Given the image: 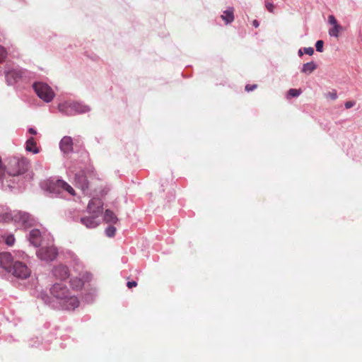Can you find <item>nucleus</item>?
<instances>
[{
	"label": "nucleus",
	"instance_id": "2",
	"mask_svg": "<svg viewBox=\"0 0 362 362\" xmlns=\"http://www.w3.org/2000/svg\"><path fill=\"white\" fill-rule=\"evenodd\" d=\"M29 165V160L24 157L8 156L4 160L5 175L11 177L23 175L28 171Z\"/></svg>",
	"mask_w": 362,
	"mask_h": 362
},
{
	"label": "nucleus",
	"instance_id": "32",
	"mask_svg": "<svg viewBox=\"0 0 362 362\" xmlns=\"http://www.w3.org/2000/svg\"><path fill=\"white\" fill-rule=\"evenodd\" d=\"M28 257V255L23 252H19L16 254V258L21 259L23 260L25 259Z\"/></svg>",
	"mask_w": 362,
	"mask_h": 362
},
{
	"label": "nucleus",
	"instance_id": "26",
	"mask_svg": "<svg viewBox=\"0 0 362 362\" xmlns=\"http://www.w3.org/2000/svg\"><path fill=\"white\" fill-rule=\"evenodd\" d=\"M5 242L6 243V245H8L9 246L13 245L15 243V238H14L13 235H6V237L5 238Z\"/></svg>",
	"mask_w": 362,
	"mask_h": 362
},
{
	"label": "nucleus",
	"instance_id": "11",
	"mask_svg": "<svg viewBox=\"0 0 362 362\" xmlns=\"http://www.w3.org/2000/svg\"><path fill=\"white\" fill-rule=\"evenodd\" d=\"M53 274L56 278L64 280L69 276V271L67 267L59 264L53 269Z\"/></svg>",
	"mask_w": 362,
	"mask_h": 362
},
{
	"label": "nucleus",
	"instance_id": "6",
	"mask_svg": "<svg viewBox=\"0 0 362 362\" xmlns=\"http://www.w3.org/2000/svg\"><path fill=\"white\" fill-rule=\"evenodd\" d=\"M9 272H12L15 276L20 279H27L31 274V271L27 265L18 259L15 260Z\"/></svg>",
	"mask_w": 362,
	"mask_h": 362
},
{
	"label": "nucleus",
	"instance_id": "31",
	"mask_svg": "<svg viewBox=\"0 0 362 362\" xmlns=\"http://www.w3.org/2000/svg\"><path fill=\"white\" fill-rule=\"evenodd\" d=\"M327 98H329L330 99L332 100H336L337 98V93L336 92H329L327 94Z\"/></svg>",
	"mask_w": 362,
	"mask_h": 362
},
{
	"label": "nucleus",
	"instance_id": "22",
	"mask_svg": "<svg viewBox=\"0 0 362 362\" xmlns=\"http://www.w3.org/2000/svg\"><path fill=\"white\" fill-rule=\"evenodd\" d=\"M59 184L62 185V192L66 191L69 194H71L72 196H74L76 194L75 190L74 189V188L71 185H69L68 183H66V182L62 180V182H59Z\"/></svg>",
	"mask_w": 362,
	"mask_h": 362
},
{
	"label": "nucleus",
	"instance_id": "4",
	"mask_svg": "<svg viewBox=\"0 0 362 362\" xmlns=\"http://www.w3.org/2000/svg\"><path fill=\"white\" fill-rule=\"evenodd\" d=\"M33 88L37 96L46 103L52 101L54 97L52 89L46 83H35Z\"/></svg>",
	"mask_w": 362,
	"mask_h": 362
},
{
	"label": "nucleus",
	"instance_id": "13",
	"mask_svg": "<svg viewBox=\"0 0 362 362\" xmlns=\"http://www.w3.org/2000/svg\"><path fill=\"white\" fill-rule=\"evenodd\" d=\"M76 182L83 191L87 189L89 186L88 180L83 172H79L75 176Z\"/></svg>",
	"mask_w": 362,
	"mask_h": 362
},
{
	"label": "nucleus",
	"instance_id": "24",
	"mask_svg": "<svg viewBox=\"0 0 362 362\" xmlns=\"http://www.w3.org/2000/svg\"><path fill=\"white\" fill-rule=\"evenodd\" d=\"M115 233H116V228H115V227L112 226L107 227V229L105 230V233H106L107 236H108L110 238L115 236Z\"/></svg>",
	"mask_w": 362,
	"mask_h": 362
},
{
	"label": "nucleus",
	"instance_id": "23",
	"mask_svg": "<svg viewBox=\"0 0 362 362\" xmlns=\"http://www.w3.org/2000/svg\"><path fill=\"white\" fill-rule=\"evenodd\" d=\"M265 7L270 13L274 12L275 6L272 3V0H265Z\"/></svg>",
	"mask_w": 362,
	"mask_h": 362
},
{
	"label": "nucleus",
	"instance_id": "18",
	"mask_svg": "<svg viewBox=\"0 0 362 362\" xmlns=\"http://www.w3.org/2000/svg\"><path fill=\"white\" fill-rule=\"evenodd\" d=\"M104 220L107 223H116L117 218L112 211L107 209L105 212Z\"/></svg>",
	"mask_w": 362,
	"mask_h": 362
},
{
	"label": "nucleus",
	"instance_id": "30",
	"mask_svg": "<svg viewBox=\"0 0 362 362\" xmlns=\"http://www.w3.org/2000/svg\"><path fill=\"white\" fill-rule=\"evenodd\" d=\"M257 87V84H253V85L247 84V85L245 86V89L246 91L250 92V91H252L255 89H256Z\"/></svg>",
	"mask_w": 362,
	"mask_h": 362
},
{
	"label": "nucleus",
	"instance_id": "36",
	"mask_svg": "<svg viewBox=\"0 0 362 362\" xmlns=\"http://www.w3.org/2000/svg\"><path fill=\"white\" fill-rule=\"evenodd\" d=\"M28 132H29L30 134H31L33 135H35L37 134L36 130L34 129L33 128H30Z\"/></svg>",
	"mask_w": 362,
	"mask_h": 362
},
{
	"label": "nucleus",
	"instance_id": "27",
	"mask_svg": "<svg viewBox=\"0 0 362 362\" xmlns=\"http://www.w3.org/2000/svg\"><path fill=\"white\" fill-rule=\"evenodd\" d=\"M7 56V52L4 47L0 45V62L5 60Z\"/></svg>",
	"mask_w": 362,
	"mask_h": 362
},
{
	"label": "nucleus",
	"instance_id": "9",
	"mask_svg": "<svg viewBox=\"0 0 362 362\" xmlns=\"http://www.w3.org/2000/svg\"><path fill=\"white\" fill-rule=\"evenodd\" d=\"M59 182H62V180H48L42 184V188L53 194H59L62 192V185Z\"/></svg>",
	"mask_w": 362,
	"mask_h": 362
},
{
	"label": "nucleus",
	"instance_id": "28",
	"mask_svg": "<svg viewBox=\"0 0 362 362\" xmlns=\"http://www.w3.org/2000/svg\"><path fill=\"white\" fill-rule=\"evenodd\" d=\"M323 45H324V42L322 40L317 41V42L315 44L316 50L317 52H322L323 51Z\"/></svg>",
	"mask_w": 362,
	"mask_h": 362
},
{
	"label": "nucleus",
	"instance_id": "16",
	"mask_svg": "<svg viewBox=\"0 0 362 362\" xmlns=\"http://www.w3.org/2000/svg\"><path fill=\"white\" fill-rule=\"evenodd\" d=\"M25 149L28 151L32 152L33 153H37L39 152V149L37 147V144L34 139V138L31 137L26 141Z\"/></svg>",
	"mask_w": 362,
	"mask_h": 362
},
{
	"label": "nucleus",
	"instance_id": "1",
	"mask_svg": "<svg viewBox=\"0 0 362 362\" xmlns=\"http://www.w3.org/2000/svg\"><path fill=\"white\" fill-rule=\"evenodd\" d=\"M51 293L59 300V303L66 310H74L79 305L78 298L70 294L66 286L62 284H55L51 288Z\"/></svg>",
	"mask_w": 362,
	"mask_h": 362
},
{
	"label": "nucleus",
	"instance_id": "35",
	"mask_svg": "<svg viewBox=\"0 0 362 362\" xmlns=\"http://www.w3.org/2000/svg\"><path fill=\"white\" fill-rule=\"evenodd\" d=\"M127 286L129 288H132L133 287H136L137 286V283L134 281H128Z\"/></svg>",
	"mask_w": 362,
	"mask_h": 362
},
{
	"label": "nucleus",
	"instance_id": "37",
	"mask_svg": "<svg viewBox=\"0 0 362 362\" xmlns=\"http://www.w3.org/2000/svg\"><path fill=\"white\" fill-rule=\"evenodd\" d=\"M252 25L253 26H255V28H257L259 26V22L257 21V20H254L252 21Z\"/></svg>",
	"mask_w": 362,
	"mask_h": 362
},
{
	"label": "nucleus",
	"instance_id": "5",
	"mask_svg": "<svg viewBox=\"0 0 362 362\" xmlns=\"http://www.w3.org/2000/svg\"><path fill=\"white\" fill-rule=\"evenodd\" d=\"M59 110L60 112L65 113L68 115H71L76 113H84L89 110V108L78 103H64L59 105Z\"/></svg>",
	"mask_w": 362,
	"mask_h": 362
},
{
	"label": "nucleus",
	"instance_id": "25",
	"mask_svg": "<svg viewBox=\"0 0 362 362\" xmlns=\"http://www.w3.org/2000/svg\"><path fill=\"white\" fill-rule=\"evenodd\" d=\"M301 93L300 89L291 88L288 90V95L291 97H298Z\"/></svg>",
	"mask_w": 362,
	"mask_h": 362
},
{
	"label": "nucleus",
	"instance_id": "15",
	"mask_svg": "<svg viewBox=\"0 0 362 362\" xmlns=\"http://www.w3.org/2000/svg\"><path fill=\"white\" fill-rule=\"evenodd\" d=\"M29 240L35 247H38L41 243V233L37 229H33L30 232Z\"/></svg>",
	"mask_w": 362,
	"mask_h": 362
},
{
	"label": "nucleus",
	"instance_id": "14",
	"mask_svg": "<svg viewBox=\"0 0 362 362\" xmlns=\"http://www.w3.org/2000/svg\"><path fill=\"white\" fill-rule=\"evenodd\" d=\"M60 148L64 153H69L73 150V141L70 136H64L60 141Z\"/></svg>",
	"mask_w": 362,
	"mask_h": 362
},
{
	"label": "nucleus",
	"instance_id": "34",
	"mask_svg": "<svg viewBox=\"0 0 362 362\" xmlns=\"http://www.w3.org/2000/svg\"><path fill=\"white\" fill-rule=\"evenodd\" d=\"M355 105V102L354 101H347L345 103L344 105L346 109H349L352 107H354Z\"/></svg>",
	"mask_w": 362,
	"mask_h": 362
},
{
	"label": "nucleus",
	"instance_id": "21",
	"mask_svg": "<svg viewBox=\"0 0 362 362\" xmlns=\"http://www.w3.org/2000/svg\"><path fill=\"white\" fill-rule=\"evenodd\" d=\"M342 30V27L339 25H332V28L329 30L330 36L338 37L339 33Z\"/></svg>",
	"mask_w": 362,
	"mask_h": 362
},
{
	"label": "nucleus",
	"instance_id": "8",
	"mask_svg": "<svg viewBox=\"0 0 362 362\" xmlns=\"http://www.w3.org/2000/svg\"><path fill=\"white\" fill-rule=\"evenodd\" d=\"M103 202L100 199L93 198L88 204V212L95 216H100L103 212Z\"/></svg>",
	"mask_w": 362,
	"mask_h": 362
},
{
	"label": "nucleus",
	"instance_id": "38",
	"mask_svg": "<svg viewBox=\"0 0 362 362\" xmlns=\"http://www.w3.org/2000/svg\"><path fill=\"white\" fill-rule=\"evenodd\" d=\"M298 54L300 57H301L303 55V52H301V50L298 51Z\"/></svg>",
	"mask_w": 362,
	"mask_h": 362
},
{
	"label": "nucleus",
	"instance_id": "7",
	"mask_svg": "<svg viewBox=\"0 0 362 362\" xmlns=\"http://www.w3.org/2000/svg\"><path fill=\"white\" fill-rule=\"evenodd\" d=\"M57 250L54 246L43 247L37 252V257L45 261H52L57 255Z\"/></svg>",
	"mask_w": 362,
	"mask_h": 362
},
{
	"label": "nucleus",
	"instance_id": "12",
	"mask_svg": "<svg viewBox=\"0 0 362 362\" xmlns=\"http://www.w3.org/2000/svg\"><path fill=\"white\" fill-rule=\"evenodd\" d=\"M99 217L100 216H94V214H90L88 216L81 218V222L88 228H94L100 223V221L98 220Z\"/></svg>",
	"mask_w": 362,
	"mask_h": 362
},
{
	"label": "nucleus",
	"instance_id": "19",
	"mask_svg": "<svg viewBox=\"0 0 362 362\" xmlns=\"http://www.w3.org/2000/svg\"><path fill=\"white\" fill-rule=\"evenodd\" d=\"M317 68V65L315 62H310L306 64H304L302 68L301 71L306 74H310L313 71H314Z\"/></svg>",
	"mask_w": 362,
	"mask_h": 362
},
{
	"label": "nucleus",
	"instance_id": "20",
	"mask_svg": "<svg viewBox=\"0 0 362 362\" xmlns=\"http://www.w3.org/2000/svg\"><path fill=\"white\" fill-rule=\"evenodd\" d=\"M83 284L84 281L81 278L75 277L71 279V286L74 289H81Z\"/></svg>",
	"mask_w": 362,
	"mask_h": 362
},
{
	"label": "nucleus",
	"instance_id": "10",
	"mask_svg": "<svg viewBox=\"0 0 362 362\" xmlns=\"http://www.w3.org/2000/svg\"><path fill=\"white\" fill-rule=\"evenodd\" d=\"M13 257L9 252L0 253V266L8 271L12 268L14 263Z\"/></svg>",
	"mask_w": 362,
	"mask_h": 362
},
{
	"label": "nucleus",
	"instance_id": "17",
	"mask_svg": "<svg viewBox=\"0 0 362 362\" xmlns=\"http://www.w3.org/2000/svg\"><path fill=\"white\" fill-rule=\"evenodd\" d=\"M233 8H229L223 12L221 18L225 21L226 23H230L234 21Z\"/></svg>",
	"mask_w": 362,
	"mask_h": 362
},
{
	"label": "nucleus",
	"instance_id": "3",
	"mask_svg": "<svg viewBox=\"0 0 362 362\" xmlns=\"http://www.w3.org/2000/svg\"><path fill=\"white\" fill-rule=\"evenodd\" d=\"M11 221H14L18 227L23 228L30 227L33 222L30 215L25 212L13 211L0 214V221L10 222Z\"/></svg>",
	"mask_w": 362,
	"mask_h": 362
},
{
	"label": "nucleus",
	"instance_id": "29",
	"mask_svg": "<svg viewBox=\"0 0 362 362\" xmlns=\"http://www.w3.org/2000/svg\"><path fill=\"white\" fill-rule=\"evenodd\" d=\"M328 22L332 25H335L338 24L337 19L333 15H330L328 16Z\"/></svg>",
	"mask_w": 362,
	"mask_h": 362
},
{
	"label": "nucleus",
	"instance_id": "33",
	"mask_svg": "<svg viewBox=\"0 0 362 362\" xmlns=\"http://www.w3.org/2000/svg\"><path fill=\"white\" fill-rule=\"evenodd\" d=\"M304 52L308 55H313L314 53V49L313 47H305L304 48Z\"/></svg>",
	"mask_w": 362,
	"mask_h": 362
}]
</instances>
